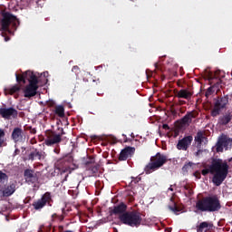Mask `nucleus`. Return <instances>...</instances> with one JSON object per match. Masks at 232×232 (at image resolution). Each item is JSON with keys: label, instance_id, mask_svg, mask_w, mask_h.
Wrapping results in <instances>:
<instances>
[{"label": "nucleus", "instance_id": "10", "mask_svg": "<svg viewBox=\"0 0 232 232\" xmlns=\"http://www.w3.org/2000/svg\"><path fill=\"white\" fill-rule=\"evenodd\" d=\"M48 200H50V194L46 193L43 196V198L40 200L34 203V209H41L44 208Z\"/></svg>", "mask_w": 232, "mask_h": 232}, {"label": "nucleus", "instance_id": "4", "mask_svg": "<svg viewBox=\"0 0 232 232\" xmlns=\"http://www.w3.org/2000/svg\"><path fill=\"white\" fill-rule=\"evenodd\" d=\"M164 164H166V158L160 155V153H158L151 158L150 162L145 168V171L149 175L151 171H155V169H159V168L164 166Z\"/></svg>", "mask_w": 232, "mask_h": 232}, {"label": "nucleus", "instance_id": "31", "mask_svg": "<svg viewBox=\"0 0 232 232\" xmlns=\"http://www.w3.org/2000/svg\"><path fill=\"white\" fill-rule=\"evenodd\" d=\"M5 41L7 42V41H10V38H5Z\"/></svg>", "mask_w": 232, "mask_h": 232}, {"label": "nucleus", "instance_id": "18", "mask_svg": "<svg viewBox=\"0 0 232 232\" xmlns=\"http://www.w3.org/2000/svg\"><path fill=\"white\" fill-rule=\"evenodd\" d=\"M15 191V185H10L4 190V197H10Z\"/></svg>", "mask_w": 232, "mask_h": 232}, {"label": "nucleus", "instance_id": "29", "mask_svg": "<svg viewBox=\"0 0 232 232\" xmlns=\"http://www.w3.org/2000/svg\"><path fill=\"white\" fill-rule=\"evenodd\" d=\"M208 95H211V88H208L207 92H206V96L208 97Z\"/></svg>", "mask_w": 232, "mask_h": 232}, {"label": "nucleus", "instance_id": "25", "mask_svg": "<svg viewBox=\"0 0 232 232\" xmlns=\"http://www.w3.org/2000/svg\"><path fill=\"white\" fill-rule=\"evenodd\" d=\"M193 163H188L183 167V169H191Z\"/></svg>", "mask_w": 232, "mask_h": 232}, {"label": "nucleus", "instance_id": "19", "mask_svg": "<svg viewBox=\"0 0 232 232\" xmlns=\"http://www.w3.org/2000/svg\"><path fill=\"white\" fill-rule=\"evenodd\" d=\"M21 133H22L21 129H14L12 134L14 140H15L16 142L17 140H21V137H22Z\"/></svg>", "mask_w": 232, "mask_h": 232}, {"label": "nucleus", "instance_id": "5", "mask_svg": "<svg viewBox=\"0 0 232 232\" xmlns=\"http://www.w3.org/2000/svg\"><path fill=\"white\" fill-rule=\"evenodd\" d=\"M120 219L123 224H127V226H139L140 224V218L139 215L131 212V213H125L120 217Z\"/></svg>", "mask_w": 232, "mask_h": 232}, {"label": "nucleus", "instance_id": "22", "mask_svg": "<svg viewBox=\"0 0 232 232\" xmlns=\"http://www.w3.org/2000/svg\"><path fill=\"white\" fill-rule=\"evenodd\" d=\"M208 229H209V224H208L207 222H203L199 225V231H208Z\"/></svg>", "mask_w": 232, "mask_h": 232}, {"label": "nucleus", "instance_id": "24", "mask_svg": "<svg viewBox=\"0 0 232 232\" xmlns=\"http://www.w3.org/2000/svg\"><path fill=\"white\" fill-rule=\"evenodd\" d=\"M4 180H6V174L0 171V182H3Z\"/></svg>", "mask_w": 232, "mask_h": 232}, {"label": "nucleus", "instance_id": "23", "mask_svg": "<svg viewBox=\"0 0 232 232\" xmlns=\"http://www.w3.org/2000/svg\"><path fill=\"white\" fill-rule=\"evenodd\" d=\"M3 137H5V131L3 130H0V148L3 146V142L5 141L3 140Z\"/></svg>", "mask_w": 232, "mask_h": 232}, {"label": "nucleus", "instance_id": "27", "mask_svg": "<svg viewBox=\"0 0 232 232\" xmlns=\"http://www.w3.org/2000/svg\"><path fill=\"white\" fill-rule=\"evenodd\" d=\"M169 209H170V211H172L173 213H177V211H179V210L177 209V207H169Z\"/></svg>", "mask_w": 232, "mask_h": 232}, {"label": "nucleus", "instance_id": "20", "mask_svg": "<svg viewBox=\"0 0 232 232\" xmlns=\"http://www.w3.org/2000/svg\"><path fill=\"white\" fill-rule=\"evenodd\" d=\"M55 111L59 117H63L64 116V107L63 106H57L55 108Z\"/></svg>", "mask_w": 232, "mask_h": 232}, {"label": "nucleus", "instance_id": "11", "mask_svg": "<svg viewBox=\"0 0 232 232\" xmlns=\"http://www.w3.org/2000/svg\"><path fill=\"white\" fill-rule=\"evenodd\" d=\"M0 115H2L4 119H10V117H15L17 115V111H15V110H14L13 108L1 109Z\"/></svg>", "mask_w": 232, "mask_h": 232}, {"label": "nucleus", "instance_id": "26", "mask_svg": "<svg viewBox=\"0 0 232 232\" xmlns=\"http://www.w3.org/2000/svg\"><path fill=\"white\" fill-rule=\"evenodd\" d=\"M229 122V117H225L222 124H227Z\"/></svg>", "mask_w": 232, "mask_h": 232}, {"label": "nucleus", "instance_id": "9", "mask_svg": "<svg viewBox=\"0 0 232 232\" xmlns=\"http://www.w3.org/2000/svg\"><path fill=\"white\" fill-rule=\"evenodd\" d=\"M133 153H135V149L131 147H127L121 150L119 159L121 160H126L127 159H130V157H131Z\"/></svg>", "mask_w": 232, "mask_h": 232}, {"label": "nucleus", "instance_id": "21", "mask_svg": "<svg viewBox=\"0 0 232 232\" xmlns=\"http://www.w3.org/2000/svg\"><path fill=\"white\" fill-rule=\"evenodd\" d=\"M19 90H20L19 86L14 85L11 89L6 90L5 93H10L12 95L13 93H15V92H19Z\"/></svg>", "mask_w": 232, "mask_h": 232}, {"label": "nucleus", "instance_id": "33", "mask_svg": "<svg viewBox=\"0 0 232 232\" xmlns=\"http://www.w3.org/2000/svg\"><path fill=\"white\" fill-rule=\"evenodd\" d=\"M169 191H173V188H169Z\"/></svg>", "mask_w": 232, "mask_h": 232}, {"label": "nucleus", "instance_id": "13", "mask_svg": "<svg viewBox=\"0 0 232 232\" xmlns=\"http://www.w3.org/2000/svg\"><path fill=\"white\" fill-rule=\"evenodd\" d=\"M59 142H61V135L59 134L53 135L45 140L46 146H52Z\"/></svg>", "mask_w": 232, "mask_h": 232}, {"label": "nucleus", "instance_id": "32", "mask_svg": "<svg viewBox=\"0 0 232 232\" xmlns=\"http://www.w3.org/2000/svg\"><path fill=\"white\" fill-rule=\"evenodd\" d=\"M163 128H164V129L168 128V125H163Z\"/></svg>", "mask_w": 232, "mask_h": 232}, {"label": "nucleus", "instance_id": "8", "mask_svg": "<svg viewBox=\"0 0 232 232\" xmlns=\"http://www.w3.org/2000/svg\"><path fill=\"white\" fill-rule=\"evenodd\" d=\"M192 140H193V137L191 136L182 139L181 140L179 141L177 145L178 150H188Z\"/></svg>", "mask_w": 232, "mask_h": 232}, {"label": "nucleus", "instance_id": "30", "mask_svg": "<svg viewBox=\"0 0 232 232\" xmlns=\"http://www.w3.org/2000/svg\"><path fill=\"white\" fill-rule=\"evenodd\" d=\"M42 75H44V77H48V72H44Z\"/></svg>", "mask_w": 232, "mask_h": 232}, {"label": "nucleus", "instance_id": "6", "mask_svg": "<svg viewBox=\"0 0 232 232\" xmlns=\"http://www.w3.org/2000/svg\"><path fill=\"white\" fill-rule=\"evenodd\" d=\"M16 18L15 16L10 14H5L0 22V30L3 32H9L10 29H8V26H10L11 23H15Z\"/></svg>", "mask_w": 232, "mask_h": 232}, {"label": "nucleus", "instance_id": "14", "mask_svg": "<svg viewBox=\"0 0 232 232\" xmlns=\"http://www.w3.org/2000/svg\"><path fill=\"white\" fill-rule=\"evenodd\" d=\"M196 142H198V146H200V144H207L208 139L204 137V134L202 132H198L196 138Z\"/></svg>", "mask_w": 232, "mask_h": 232}, {"label": "nucleus", "instance_id": "28", "mask_svg": "<svg viewBox=\"0 0 232 232\" xmlns=\"http://www.w3.org/2000/svg\"><path fill=\"white\" fill-rule=\"evenodd\" d=\"M24 175L25 177H32V172H30V170H25Z\"/></svg>", "mask_w": 232, "mask_h": 232}, {"label": "nucleus", "instance_id": "17", "mask_svg": "<svg viewBox=\"0 0 232 232\" xmlns=\"http://www.w3.org/2000/svg\"><path fill=\"white\" fill-rule=\"evenodd\" d=\"M178 97H180L181 99H189V97H191V92L188 90H180L178 92Z\"/></svg>", "mask_w": 232, "mask_h": 232}, {"label": "nucleus", "instance_id": "7", "mask_svg": "<svg viewBox=\"0 0 232 232\" xmlns=\"http://www.w3.org/2000/svg\"><path fill=\"white\" fill-rule=\"evenodd\" d=\"M231 146H232V140L226 136H222L221 138H219V140L217 144V151L220 152V151H224V150H229Z\"/></svg>", "mask_w": 232, "mask_h": 232}, {"label": "nucleus", "instance_id": "2", "mask_svg": "<svg viewBox=\"0 0 232 232\" xmlns=\"http://www.w3.org/2000/svg\"><path fill=\"white\" fill-rule=\"evenodd\" d=\"M17 82H26V80L29 82V84L25 87L24 93V97H34L37 93V77L32 71L25 72L23 75L19 76L15 74Z\"/></svg>", "mask_w": 232, "mask_h": 232}, {"label": "nucleus", "instance_id": "3", "mask_svg": "<svg viewBox=\"0 0 232 232\" xmlns=\"http://www.w3.org/2000/svg\"><path fill=\"white\" fill-rule=\"evenodd\" d=\"M196 206L200 211H218L220 208V202L216 197L206 198L205 199L198 201Z\"/></svg>", "mask_w": 232, "mask_h": 232}, {"label": "nucleus", "instance_id": "16", "mask_svg": "<svg viewBox=\"0 0 232 232\" xmlns=\"http://www.w3.org/2000/svg\"><path fill=\"white\" fill-rule=\"evenodd\" d=\"M124 211H126V206L121 204L113 208L112 213H114V215H120L121 213H124Z\"/></svg>", "mask_w": 232, "mask_h": 232}, {"label": "nucleus", "instance_id": "1", "mask_svg": "<svg viewBox=\"0 0 232 232\" xmlns=\"http://www.w3.org/2000/svg\"><path fill=\"white\" fill-rule=\"evenodd\" d=\"M209 172L214 175L212 182L216 186H220L227 177V164L222 162L220 160H216L213 162L210 169L202 170V175H208Z\"/></svg>", "mask_w": 232, "mask_h": 232}, {"label": "nucleus", "instance_id": "12", "mask_svg": "<svg viewBox=\"0 0 232 232\" xmlns=\"http://www.w3.org/2000/svg\"><path fill=\"white\" fill-rule=\"evenodd\" d=\"M226 104H227V99H222L220 102H218L215 105L214 110L212 111L213 117H217L220 108H224V106H226Z\"/></svg>", "mask_w": 232, "mask_h": 232}, {"label": "nucleus", "instance_id": "15", "mask_svg": "<svg viewBox=\"0 0 232 232\" xmlns=\"http://www.w3.org/2000/svg\"><path fill=\"white\" fill-rule=\"evenodd\" d=\"M191 119H193V113H188L180 121V127L184 128V126H188V124L191 122Z\"/></svg>", "mask_w": 232, "mask_h": 232}]
</instances>
